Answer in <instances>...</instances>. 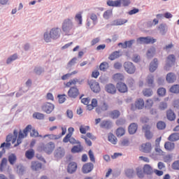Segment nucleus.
<instances>
[{"label": "nucleus", "instance_id": "obj_1", "mask_svg": "<svg viewBox=\"0 0 179 179\" xmlns=\"http://www.w3.org/2000/svg\"><path fill=\"white\" fill-rule=\"evenodd\" d=\"M61 37V29L59 27L52 28L50 32L44 33L43 38L45 43H51V40H58Z\"/></svg>", "mask_w": 179, "mask_h": 179}, {"label": "nucleus", "instance_id": "obj_2", "mask_svg": "<svg viewBox=\"0 0 179 179\" xmlns=\"http://www.w3.org/2000/svg\"><path fill=\"white\" fill-rule=\"evenodd\" d=\"M62 30L66 36H71L75 31V26H73V22L69 18L65 19L62 23Z\"/></svg>", "mask_w": 179, "mask_h": 179}, {"label": "nucleus", "instance_id": "obj_3", "mask_svg": "<svg viewBox=\"0 0 179 179\" xmlns=\"http://www.w3.org/2000/svg\"><path fill=\"white\" fill-rule=\"evenodd\" d=\"M38 149L41 152H45V153H47V155H51V153L54 152V149H55V143H54L52 141H50L46 145L42 144L39 145Z\"/></svg>", "mask_w": 179, "mask_h": 179}, {"label": "nucleus", "instance_id": "obj_4", "mask_svg": "<svg viewBox=\"0 0 179 179\" xmlns=\"http://www.w3.org/2000/svg\"><path fill=\"white\" fill-rule=\"evenodd\" d=\"M136 41L138 44H155L157 41V39L151 36H141L138 38Z\"/></svg>", "mask_w": 179, "mask_h": 179}, {"label": "nucleus", "instance_id": "obj_5", "mask_svg": "<svg viewBox=\"0 0 179 179\" xmlns=\"http://www.w3.org/2000/svg\"><path fill=\"white\" fill-rule=\"evenodd\" d=\"M123 66L125 72L129 73V75H134V73L136 72V67L135 66V64L131 62H124Z\"/></svg>", "mask_w": 179, "mask_h": 179}, {"label": "nucleus", "instance_id": "obj_6", "mask_svg": "<svg viewBox=\"0 0 179 179\" xmlns=\"http://www.w3.org/2000/svg\"><path fill=\"white\" fill-rule=\"evenodd\" d=\"M54 108H55V106L50 102L44 103L41 106L42 111H43V113H45L46 114H51V113L54 111Z\"/></svg>", "mask_w": 179, "mask_h": 179}, {"label": "nucleus", "instance_id": "obj_7", "mask_svg": "<svg viewBox=\"0 0 179 179\" xmlns=\"http://www.w3.org/2000/svg\"><path fill=\"white\" fill-rule=\"evenodd\" d=\"M145 106V101L143 99H139L138 100L136 101L135 103H132L131 105V110L135 111V110H142Z\"/></svg>", "mask_w": 179, "mask_h": 179}, {"label": "nucleus", "instance_id": "obj_8", "mask_svg": "<svg viewBox=\"0 0 179 179\" xmlns=\"http://www.w3.org/2000/svg\"><path fill=\"white\" fill-rule=\"evenodd\" d=\"M176 64V56L174 55H169L166 59V64L165 66V69H169L171 68L173 65Z\"/></svg>", "mask_w": 179, "mask_h": 179}, {"label": "nucleus", "instance_id": "obj_9", "mask_svg": "<svg viewBox=\"0 0 179 179\" xmlns=\"http://www.w3.org/2000/svg\"><path fill=\"white\" fill-rule=\"evenodd\" d=\"M68 96L71 97V99H76L78 96H79V90L76 86L71 87L68 91Z\"/></svg>", "mask_w": 179, "mask_h": 179}, {"label": "nucleus", "instance_id": "obj_10", "mask_svg": "<svg viewBox=\"0 0 179 179\" xmlns=\"http://www.w3.org/2000/svg\"><path fill=\"white\" fill-rule=\"evenodd\" d=\"M94 169V165L92 162L87 163L83 166L82 172L83 174H89Z\"/></svg>", "mask_w": 179, "mask_h": 179}, {"label": "nucleus", "instance_id": "obj_11", "mask_svg": "<svg viewBox=\"0 0 179 179\" xmlns=\"http://www.w3.org/2000/svg\"><path fill=\"white\" fill-rule=\"evenodd\" d=\"M116 89L120 92V93H127L128 92V87L126 83L121 81L116 84Z\"/></svg>", "mask_w": 179, "mask_h": 179}, {"label": "nucleus", "instance_id": "obj_12", "mask_svg": "<svg viewBox=\"0 0 179 179\" xmlns=\"http://www.w3.org/2000/svg\"><path fill=\"white\" fill-rule=\"evenodd\" d=\"M150 125L149 124H145L143 127V130L145 131V137L148 140L153 138V133L150 131Z\"/></svg>", "mask_w": 179, "mask_h": 179}, {"label": "nucleus", "instance_id": "obj_13", "mask_svg": "<svg viewBox=\"0 0 179 179\" xmlns=\"http://www.w3.org/2000/svg\"><path fill=\"white\" fill-rule=\"evenodd\" d=\"M105 90L109 94H115L117 93V87L112 83H109L105 86Z\"/></svg>", "mask_w": 179, "mask_h": 179}, {"label": "nucleus", "instance_id": "obj_14", "mask_svg": "<svg viewBox=\"0 0 179 179\" xmlns=\"http://www.w3.org/2000/svg\"><path fill=\"white\" fill-rule=\"evenodd\" d=\"M100 127L103 129H111L113 128V121L110 120H103L100 124Z\"/></svg>", "mask_w": 179, "mask_h": 179}, {"label": "nucleus", "instance_id": "obj_15", "mask_svg": "<svg viewBox=\"0 0 179 179\" xmlns=\"http://www.w3.org/2000/svg\"><path fill=\"white\" fill-rule=\"evenodd\" d=\"M90 89L92 90L94 93H100V85L99 84V82L96 81H91L90 82Z\"/></svg>", "mask_w": 179, "mask_h": 179}, {"label": "nucleus", "instance_id": "obj_16", "mask_svg": "<svg viewBox=\"0 0 179 179\" xmlns=\"http://www.w3.org/2000/svg\"><path fill=\"white\" fill-rule=\"evenodd\" d=\"M65 156V150L62 148V147H58L55 150V157L56 159H62Z\"/></svg>", "mask_w": 179, "mask_h": 179}, {"label": "nucleus", "instance_id": "obj_17", "mask_svg": "<svg viewBox=\"0 0 179 179\" xmlns=\"http://www.w3.org/2000/svg\"><path fill=\"white\" fill-rule=\"evenodd\" d=\"M78 170V164L76 162H70L67 167V173L69 174H73Z\"/></svg>", "mask_w": 179, "mask_h": 179}, {"label": "nucleus", "instance_id": "obj_18", "mask_svg": "<svg viewBox=\"0 0 179 179\" xmlns=\"http://www.w3.org/2000/svg\"><path fill=\"white\" fill-rule=\"evenodd\" d=\"M42 167H43V164H41V162L38 161L31 162V169H32L34 171H40Z\"/></svg>", "mask_w": 179, "mask_h": 179}, {"label": "nucleus", "instance_id": "obj_19", "mask_svg": "<svg viewBox=\"0 0 179 179\" xmlns=\"http://www.w3.org/2000/svg\"><path fill=\"white\" fill-rule=\"evenodd\" d=\"M106 5H108V6H112L113 8H120V6H121V0H108Z\"/></svg>", "mask_w": 179, "mask_h": 179}, {"label": "nucleus", "instance_id": "obj_20", "mask_svg": "<svg viewBox=\"0 0 179 179\" xmlns=\"http://www.w3.org/2000/svg\"><path fill=\"white\" fill-rule=\"evenodd\" d=\"M129 135H134L138 131V124L131 123L128 128Z\"/></svg>", "mask_w": 179, "mask_h": 179}, {"label": "nucleus", "instance_id": "obj_21", "mask_svg": "<svg viewBox=\"0 0 179 179\" xmlns=\"http://www.w3.org/2000/svg\"><path fill=\"white\" fill-rule=\"evenodd\" d=\"M166 118L169 121H175L176 118V113L174 110L169 109L166 111Z\"/></svg>", "mask_w": 179, "mask_h": 179}, {"label": "nucleus", "instance_id": "obj_22", "mask_svg": "<svg viewBox=\"0 0 179 179\" xmlns=\"http://www.w3.org/2000/svg\"><path fill=\"white\" fill-rule=\"evenodd\" d=\"M120 115H121V112L118 110H113L109 112V117L112 120H117L120 118Z\"/></svg>", "mask_w": 179, "mask_h": 179}, {"label": "nucleus", "instance_id": "obj_23", "mask_svg": "<svg viewBox=\"0 0 179 179\" xmlns=\"http://www.w3.org/2000/svg\"><path fill=\"white\" fill-rule=\"evenodd\" d=\"M166 79L168 83H174V81L177 80V76L174 73H169L166 75Z\"/></svg>", "mask_w": 179, "mask_h": 179}, {"label": "nucleus", "instance_id": "obj_24", "mask_svg": "<svg viewBox=\"0 0 179 179\" xmlns=\"http://www.w3.org/2000/svg\"><path fill=\"white\" fill-rule=\"evenodd\" d=\"M153 168L151 167L149 164L144 165L143 167V173L144 174H147V176H152L153 174Z\"/></svg>", "mask_w": 179, "mask_h": 179}, {"label": "nucleus", "instance_id": "obj_25", "mask_svg": "<svg viewBox=\"0 0 179 179\" xmlns=\"http://www.w3.org/2000/svg\"><path fill=\"white\" fill-rule=\"evenodd\" d=\"M159 65V62L157 59L155 58L152 62L150 64V71L155 72L156 69H157V66Z\"/></svg>", "mask_w": 179, "mask_h": 179}, {"label": "nucleus", "instance_id": "obj_26", "mask_svg": "<svg viewBox=\"0 0 179 179\" xmlns=\"http://www.w3.org/2000/svg\"><path fill=\"white\" fill-rule=\"evenodd\" d=\"M141 148L143 150L144 153H150V152H152V143H150L143 144Z\"/></svg>", "mask_w": 179, "mask_h": 179}, {"label": "nucleus", "instance_id": "obj_27", "mask_svg": "<svg viewBox=\"0 0 179 179\" xmlns=\"http://www.w3.org/2000/svg\"><path fill=\"white\" fill-rule=\"evenodd\" d=\"M175 148L176 144L174 143L167 141L164 144V148L166 149V150H169V152H171V150H174Z\"/></svg>", "mask_w": 179, "mask_h": 179}, {"label": "nucleus", "instance_id": "obj_28", "mask_svg": "<svg viewBox=\"0 0 179 179\" xmlns=\"http://www.w3.org/2000/svg\"><path fill=\"white\" fill-rule=\"evenodd\" d=\"M121 57V55L120 54V51H114L113 52H112L109 57H108V59H110V61H114L115 59H117V58H120Z\"/></svg>", "mask_w": 179, "mask_h": 179}, {"label": "nucleus", "instance_id": "obj_29", "mask_svg": "<svg viewBox=\"0 0 179 179\" xmlns=\"http://www.w3.org/2000/svg\"><path fill=\"white\" fill-rule=\"evenodd\" d=\"M168 141H170L171 142H177V141H179V133L171 134L168 137Z\"/></svg>", "mask_w": 179, "mask_h": 179}, {"label": "nucleus", "instance_id": "obj_30", "mask_svg": "<svg viewBox=\"0 0 179 179\" xmlns=\"http://www.w3.org/2000/svg\"><path fill=\"white\" fill-rule=\"evenodd\" d=\"M62 135H55V134H46L43 136V138H48L50 141H58L62 138Z\"/></svg>", "mask_w": 179, "mask_h": 179}, {"label": "nucleus", "instance_id": "obj_31", "mask_svg": "<svg viewBox=\"0 0 179 179\" xmlns=\"http://www.w3.org/2000/svg\"><path fill=\"white\" fill-rule=\"evenodd\" d=\"M8 162L11 166H13L15 163H16V161L17 160V157H16V155L12 153L8 156Z\"/></svg>", "mask_w": 179, "mask_h": 179}, {"label": "nucleus", "instance_id": "obj_32", "mask_svg": "<svg viewBox=\"0 0 179 179\" xmlns=\"http://www.w3.org/2000/svg\"><path fill=\"white\" fill-rule=\"evenodd\" d=\"M83 150V147L80 144L78 145H74L71 148V152L72 153H80Z\"/></svg>", "mask_w": 179, "mask_h": 179}, {"label": "nucleus", "instance_id": "obj_33", "mask_svg": "<svg viewBox=\"0 0 179 179\" xmlns=\"http://www.w3.org/2000/svg\"><path fill=\"white\" fill-rule=\"evenodd\" d=\"M11 144L9 142L3 143L1 144L0 149H2V153H6V150L5 149H10Z\"/></svg>", "mask_w": 179, "mask_h": 179}, {"label": "nucleus", "instance_id": "obj_34", "mask_svg": "<svg viewBox=\"0 0 179 179\" xmlns=\"http://www.w3.org/2000/svg\"><path fill=\"white\" fill-rule=\"evenodd\" d=\"M169 92L171 93H173L174 94H179V85H173L171 87Z\"/></svg>", "mask_w": 179, "mask_h": 179}, {"label": "nucleus", "instance_id": "obj_35", "mask_svg": "<svg viewBox=\"0 0 179 179\" xmlns=\"http://www.w3.org/2000/svg\"><path fill=\"white\" fill-rule=\"evenodd\" d=\"M25 157L27 159H29V160H31L33 157H34V150L30 149L25 152Z\"/></svg>", "mask_w": 179, "mask_h": 179}, {"label": "nucleus", "instance_id": "obj_36", "mask_svg": "<svg viewBox=\"0 0 179 179\" xmlns=\"http://www.w3.org/2000/svg\"><path fill=\"white\" fill-rule=\"evenodd\" d=\"M134 174H135V171L132 169H127L125 170V175L128 178H134Z\"/></svg>", "mask_w": 179, "mask_h": 179}, {"label": "nucleus", "instance_id": "obj_37", "mask_svg": "<svg viewBox=\"0 0 179 179\" xmlns=\"http://www.w3.org/2000/svg\"><path fill=\"white\" fill-rule=\"evenodd\" d=\"M108 141L113 145H117V137H115L113 133H110L109 134V135H108Z\"/></svg>", "mask_w": 179, "mask_h": 179}, {"label": "nucleus", "instance_id": "obj_38", "mask_svg": "<svg viewBox=\"0 0 179 179\" xmlns=\"http://www.w3.org/2000/svg\"><path fill=\"white\" fill-rule=\"evenodd\" d=\"M45 115L43 113H38V112H35L33 114V117L36 118V120H44Z\"/></svg>", "mask_w": 179, "mask_h": 179}, {"label": "nucleus", "instance_id": "obj_39", "mask_svg": "<svg viewBox=\"0 0 179 179\" xmlns=\"http://www.w3.org/2000/svg\"><path fill=\"white\" fill-rule=\"evenodd\" d=\"M16 59H17V54H14V55L10 56L7 59L6 64L9 65V64H12V62H13V61H16Z\"/></svg>", "mask_w": 179, "mask_h": 179}, {"label": "nucleus", "instance_id": "obj_40", "mask_svg": "<svg viewBox=\"0 0 179 179\" xmlns=\"http://www.w3.org/2000/svg\"><path fill=\"white\" fill-rule=\"evenodd\" d=\"M110 16H113V10H107L103 14V17L106 20H108Z\"/></svg>", "mask_w": 179, "mask_h": 179}, {"label": "nucleus", "instance_id": "obj_41", "mask_svg": "<svg viewBox=\"0 0 179 179\" xmlns=\"http://www.w3.org/2000/svg\"><path fill=\"white\" fill-rule=\"evenodd\" d=\"M158 29H159V33H160V34H162V36H165L166 33H167V31L166 30V24H159Z\"/></svg>", "mask_w": 179, "mask_h": 179}, {"label": "nucleus", "instance_id": "obj_42", "mask_svg": "<svg viewBox=\"0 0 179 179\" xmlns=\"http://www.w3.org/2000/svg\"><path fill=\"white\" fill-rule=\"evenodd\" d=\"M127 123V120L124 117H120L116 120L115 124L117 127H122V125H125Z\"/></svg>", "mask_w": 179, "mask_h": 179}, {"label": "nucleus", "instance_id": "obj_43", "mask_svg": "<svg viewBox=\"0 0 179 179\" xmlns=\"http://www.w3.org/2000/svg\"><path fill=\"white\" fill-rule=\"evenodd\" d=\"M99 69L103 72H106V71L108 69V64L107 63V62H103L101 63V64L99 65Z\"/></svg>", "mask_w": 179, "mask_h": 179}, {"label": "nucleus", "instance_id": "obj_44", "mask_svg": "<svg viewBox=\"0 0 179 179\" xmlns=\"http://www.w3.org/2000/svg\"><path fill=\"white\" fill-rule=\"evenodd\" d=\"M116 135L118 137L124 136L125 135V129L122 127H119L116 130Z\"/></svg>", "mask_w": 179, "mask_h": 179}, {"label": "nucleus", "instance_id": "obj_45", "mask_svg": "<svg viewBox=\"0 0 179 179\" xmlns=\"http://www.w3.org/2000/svg\"><path fill=\"white\" fill-rule=\"evenodd\" d=\"M157 129H159L161 131H163V129H166V122L163 121H159L157 123Z\"/></svg>", "mask_w": 179, "mask_h": 179}, {"label": "nucleus", "instance_id": "obj_46", "mask_svg": "<svg viewBox=\"0 0 179 179\" xmlns=\"http://www.w3.org/2000/svg\"><path fill=\"white\" fill-rule=\"evenodd\" d=\"M136 171L137 177H138V178H143V177H145V173L141 168L139 167L136 168Z\"/></svg>", "mask_w": 179, "mask_h": 179}, {"label": "nucleus", "instance_id": "obj_47", "mask_svg": "<svg viewBox=\"0 0 179 179\" xmlns=\"http://www.w3.org/2000/svg\"><path fill=\"white\" fill-rule=\"evenodd\" d=\"M155 50L154 48H151L148 49L147 51L148 58H153V57H155Z\"/></svg>", "mask_w": 179, "mask_h": 179}, {"label": "nucleus", "instance_id": "obj_48", "mask_svg": "<svg viewBox=\"0 0 179 179\" xmlns=\"http://www.w3.org/2000/svg\"><path fill=\"white\" fill-rule=\"evenodd\" d=\"M157 94L159 97H164L166 96V88L160 87L157 90Z\"/></svg>", "mask_w": 179, "mask_h": 179}, {"label": "nucleus", "instance_id": "obj_49", "mask_svg": "<svg viewBox=\"0 0 179 179\" xmlns=\"http://www.w3.org/2000/svg\"><path fill=\"white\" fill-rule=\"evenodd\" d=\"M17 173H18L20 176H23V174H24V171H26V169L23 165L17 166Z\"/></svg>", "mask_w": 179, "mask_h": 179}, {"label": "nucleus", "instance_id": "obj_50", "mask_svg": "<svg viewBox=\"0 0 179 179\" xmlns=\"http://www.w3.org/2000/svg\"><path fill=\"white\" fill-rule=\"evenodd\" d=\"M33 129V127L31 126V124H28L23 130V134H24L25 136H27V135L29 134V132H30L31 131H32Z\"/></svg>", "mask_w": 179, "mask_h": 179}, {"label": "nucleus", "instance_id": "obj_51", "mask_svg": "<svg viewBox=\"0 0 179 179\" xmlns=\"http://www.w3.org/2000/svg\"><path fill=\"white\" fill-rule=\"evenodd\" d=\"M8 164V159L3 158L0 164V171L2 173L3 171V166Z\"/></svg>", "mask_w": 179, "mask_h": 179}, {"label": "nucleus", "instance_id": "obj_52", "mask_svg": "<svg viewBox=\"0 0 179 179\" xmlns=\"http://www.w3.org/2000/svg\"><path fill=\"white\" fill-rule=\"evenodd\" d=\"M143 94L145 97H150L153 94V92L150 89H145L143 91Z\"/></svg>", "mask_w": 179, "mask_h": 179}, {"label": "nucleus", "instance_id": "obj_53", "mask_svg": "<svg viewBox=\"0 0 179 179\" xmlns=\"http://www.w3.org/2000/svg\"><path fill=\"white\" fill-rule=\"evenodd\" d=\"M113 79L116 82H118L120 80H122L124 79V76L121 73H116L113 76Z\"/></svg>", "mask_w": 179, "mask_h": 179}, {"label": "nucleus", "instance_id": "obj_54", "mask_svg": "<svg viewBox=\"0 0 179 179\" xmlns=\"http://www.w3.org/2000/svg\"><path fill=\"white\" fill-rule=\"evenodd\" d=\"M90 19L92 20L94 26H96L97 24V15L94 13H92L90 15Z\"/></svg>", "mask_w": 179, "mask_h": 179}, {"label": "nucleus", "instance_id": "obj_55", "mask_svg": "<svg viewBox=\"0 0 179 179\" xmlns=\"http://www.w3.org/2000/svg\"><path fill=\"white\" fill-rule=\"evenodd\" d=\"M34 72L36 75H41L43 72H44V69L40 66L35 67L34 69Z\"/></svg>", "mask_w": 179, "mask_h": 179}, {"label": "nucleus", "instance_id": "obj_56", "mask_svg": "<svg viewBox=\"0 0 179 179\" xmlns=\"http://www.w3.org/2000/svg\"><path fill=\"white\" fill-rule=\"evenodd\" d=\"M155 82V78L153 77H148L147 83L149 87H153V83Z\"/></svg>", "mask_w": 179, "mask_h": 179}, {"label": "nucleus", "instance_id": "obj_57", "mask_svg": "<svg viewBox=\"0 0 179 179\" xmlns=\"http://www.w3.org/2000/svg\"><path fill=\"white\" fill-rule=\"evenodd\" d=\"M135 41L134 39L125 41V45H124V48H131L132 47V44H134V42Z\"/></svg>", "mask_w": 179, "mask_h": 179}, {"label": "nucleus", "instance_id": "obj_58", "mask_svg": "<svg viewBox=\"0 0 179 179\" xmlns=\"http://www.w3.org/2000/svg\"><path fill=\"white\" fill-rule=\"evenodd\" d=\"M88 155L90 157V159L93 162H96V158H94V154L93 153V151L92 150H90L88 152Z\"/></svg>", "mask_w": 179, "mask_h": 179}, {"label": "nucleus", "instance_id": "obj_59", "mask_svg": "<svg viewBox=\"0 0 179 179\" xmlns=\"http://www.w3.org/2000/svg\"><path fill=\"white\" fill-rule=\"evenodd\" d=\"M75 20L76 22H78V24H82V22H83L82 14L80 13L76 14L75 17Z\"/></svg>", "mask_w": 179, "mask_h": 179}, {"label": "nucleus", "instance_id": "obj_60", "mask_svg": "<svg viewBox=\"0 0 179 179\" xmlns=\"http://www.w3.org/2000/svg\"><path fill=\"white\" fill-rule=\"evenodd\" d=\"M101 111H107L108 110V103L106 101H103L102 104L101 105Z\"/></svg>", "mask_w": 179, "mask_h": 179}, {"label": "nucleus", "instance_id": "obj_61", "mask_svg": "<svg viewBox=\"0 0 179 179\" xmlns=\"http://www.w3.org/2000/svg\"><path fill=\"white\" fill-rule=\"evenodd\" d=\"M30 136L31 138H38V131L36 129H32Z\"/></svg>", "mask_w": 179, "mask_h": 179}, {"label": "nucleus", "instance_id": "obj_62", "mask_svg": "<svg viewBox=\"0 0 179 179\" xmlns=\"http://www.w3.org/2000/svg\"><path fill=\"white\" fill-rule=\"evenodd\" d=\"M65 94L62 95H58L57 97L59 99V104H62L63 103H65V101L66 100V98H65Z\"/></svg>", "mask_w": 179, "mask_h": 179}, {"label": "nucleus", "instance_id": "obj_63", "mask_svg": "<svg viewBox=\"0 0 179 179\" xmlns=\"http://www.w3.org/2000/svg\"><path fill=\"white\" fill-rule=\"evenodd\" d=\"M139 13V8H134L132 10L128 12V15L132 16V15H136V13Z\"/></svg>", "mask_w": 179, "mask_h": 179}, {"label": "nucleus", "instance_id": "obj_64", "mask_svg": "<svg viewBox=\"0 0 179 179\" xmlns=\"http://www.w3.org/2000/svg\"><path fill=\"white\" fill-rule=\"evenodd\" d=\"M172 168L173 170H179V160L176 161L172 164Z\"/></svg>", "mask_w": 179, "mask_h": 179}]
</instances>
